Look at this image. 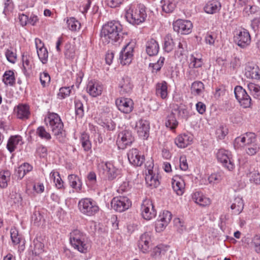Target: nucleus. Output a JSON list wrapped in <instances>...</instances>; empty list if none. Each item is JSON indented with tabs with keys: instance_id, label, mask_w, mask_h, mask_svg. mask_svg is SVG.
<instances>
[{
	"instance_id": "obj_31",
	"label": "nucleus",
	"mask_w": 260,
	"mask_h": 260,
	"mask_svg": "<svg viewBox=\"0 0 260 260\" xmlns=\"http://www.w3.org/2000/svg\"><path fill=\"white\" fill-rule=\"evenodd\" d=\"M252 133H247L243 135L237 137L234 141V145L236 149H239L247 146L249 142L250 135Z\"/></svg>"
},
{
	"instance_id": "obj_40",
	"label": "nucleus",
	"mask_w": 260,
	"mask_h": 260,
	"mask_svg": "<svg viewBox=\"0 0 260 260\" xmlns=\"http://www.w3.org/2000/svg\"><path fill=\"white\" fill-rule=\"evenodd\" d=\"M3 81L7 86L14 85L15 83V78L13 71L11 70L6 71L3 75Z\"/></svg>"
},
{
	"instance_id": "obj_42",
	"label": "nucleus",
	"mask_w": 260,
	"mask_h": 260,
	"mask_svg": "<svg viewBox=\"0 0 260 260\" xmlns=\"http://www.w3.org/2000/svg\"><path fill=\"white\" fill-rule=\"evenodd\" d=\"M162 10L167 13L172 12L176 7L175 0H162Z\"/></svg>"
},
{
	"instance_id": "obj_15",
	"label": "nucleus",
	"mask_w": 260,
	"mask_h": 260,
	"mask_svg": "<svg viewBox=\"0 0 260 260\" xmlns=\"http://www.w3.org/2000/svg\"><path fill=\"white\" fill-rule=\"evenodd\" d=\"M141 211L142 217L147 220L154 218L156 215L153 205L152 202L149 200L143 201L141 206Z\"/></svg>"
},
{
	"instance_id": "obj_3",
	"label": "nucleus",
	"mask_w": 260,
	"mask_h": 260,
	"mask_svg": "<svg viewBox=\"0 0 260 260\" xmlns=\"http://www.w3.org/2000/svg\"><path fill=\"white\" fill-rule=\"evenodd\" d=\"M97 169L100 175L108 181H113L121 175V169L111 161L99 162Z\"/></svg>"
},
{
	"instance_id": "obj_18",
	"label": "nucleus",
	"mask_w": 260,
	"mask_h": 260,
	"mask_svg": "<svg viewBox=\"0 0 260 260\" xmlns=\"http://www.w3.org/2000/svg\"><path fill=\"white\" fill-rule=\"evenodd\" d=\"M135 129L139 136L143 139H147L149 135V122L143 119H139L136 122Z\"/></svg>"
},
{
	"instance_id": "obj_10",
	"label": "nucleus",
	"mask_w": 260,
	"mask_h": 260,
	"mask_svg": "<svg viewBox=\"0 0 260 260\" xmlns=\"http://www.w3.org/2000/svg\"><path fill=\"white\" fill-rule=\"evenodd\" d=\"M235 95L241 106L244 108L250 107L251 99L246 90L240 86H237L234 89Z\"/></svg>"
},
{
	"instance_id": "obj_8",
	"label": "nucleus",
	"mask_w": 260,
	"mask_h": 260,
	"mask_svg": "<svg viewBox=\"0 0 260 260\" xmlns=\"http://www.w3.org/2000/svg\"><path fill=\"white\" fill-rule=\"evenodd\" d=\"M234 41L241 48H246L251 43V37L249 31L244 28L237 30L234 35Z\"/></svg>"
},
{
	"instance_id": "obj_21",
	"label": "nucleus",
	"mask_w": 260,
	"mask_h": 260,
	"mask_svg": "<svg viewBox=\"0 0 260 260\" xmlns=\"http://www.w3.org/2000/svg\"><path fill=\"white\" fill-rule=\"evenodd\" d=\"M35 45L40 60L43 64L46 63L48 61V53L47 49L44 47V43L40 39L36 38Z\"/></svg>"
},
{
	"instance_id": "obj_7",
	"label": "nucleus",
	"mask_w": 260,
	"mask_h": 260,
	"mask_svg": "<svg viewBox=\"0 0 260 260\" xmlns=\"http://www.w3.org/2000/svg\"><path fill=\"white\" fill-rule=\"evenodd\" d=\"M216 157L223 167L229 171L233 170L235 168V164L232 158L231 152L229 151L220 149L216 153Z\"/></svg>"
},
{
	"instance_id": "obj_57",
	"label": "nucleus",
	"mask_w": 260,
	"mask_h": 260,
	"mask_svg": "<svg viewBox=\"0 0 260 260\" xmlns=\"http://www.w3.org/2000/svg\"><path fill=\"white\" fill-rule=\"evenodd\" d=\"M251 245L257 253H260V236L255 235L252 239Z\"/></svg>"
},
{
	"instance_id": "obj_33",
	"label": "nucleus",
	"mask_w": 260,
	"mask_h": 260,
	"mask_svg": "<svg viewBox=\"0 0 260 260\" xmlns=\"http://www.w3.org/2000/svg\"><path fill=\"white\" fill-rule=\"evenodd\" d=\"M156 94L162 99H167L168 92L167 83L166 81H163L157 83L156 85Z\"/></svg>"
},
{
	"instance_id": "obj_59",
	"label": "nucleus",
	"mask_w": 260,
	"mask_h": 260,
	"mask_svg": "<svg viewBox=\"0 0 260 260\" xmlns=\"http://www.w3.org/2000/svg\"><path fill=\"white\" fill-rule=\"evenodd\" d=\"M7 59L11 63H14L16 61V54L12 50L7 49L5 52Z\"/></svg>"
},
{
	"instance_id": "obj_16",
	"label": "nucleus",
	"mask_w": 260,
	"mask_h": 260,
	"mask_svg": "<svg viewBox=\"0 0 260 260\" xmlns=\"http://www.w3.org/2000/svg\"><path fill=\"white\" fill-rule=\"evenodd\" d=\"M118 109L125 114L131 113L134 108L133 101L129 98H120L115 101Z\"/></svg>"
},
{
	"instance_id": "obj_55",
	"label": "nucleus",
	"mask_w": 260,
	"mask_h": 260,
	"mask_svg": "<svg viewBox=\"0 0 260 260\" xmlns=\"http://www.w3.org/2000/svg\"><path fill=\"white\" fill-rule=\"evenodd\" d=\"M200 73L198 69L189 68L188 71L186 73V76L188 80H193L196 79L199 75Z\"/></svg>"
},
{
	"instance_id": "obj_19",
	"label": "nucleus",
	"mask_w": 260,
	"mask_h": 260,
	"mask_svg": "<svg viewBox=\"0 0 260 260\" xmlns=\"http://www.w3.org/2000/svg\"><path fill=\"white\" fill-rule=\"evenodd\" d=\"M245 76L247 78L260 79V69L257 65L253 62H248L245 67Z\"/></svg>"
},
{
	"instance_id": "obj_22",
	"label": "nucleus",
	"mask_w": 260,
	"mask_h": 260,
	"mask_svg": "<svg viewBox=\"0 0 260 260\" xmlns=\"http://www.w3.org/2000/svg\"><path fill=\"white\" fill-rule=\"evenodd\" d=\"M103 85L100 82L91 80L88 82L87 85V92L93 97H96L102 94Z\"/></svg>"
},
{
	"instance_id": "obj_11",
	"label": "nucleus",
	"mask_w": 260,
	"mask_h": 260,
	"mask_svg": "<svg viewBox=\"0 0 260 260\" xmlns=\"http://www.w3.org/2000/svg\"><path fill=\"white\" fill-rule=\"evenodd\" d=\"M134 44L132 43H128L125 45L119 55V60L122 65L129 64L132 61L133 58V51Z\"/></svg>"
},
{
	"instance_id": "obj_29",
	"label": "nucleus",
	"mask_w": 260,
	"mask_h": 260,
	"mask_svg": "<svg viewBox=\"0 0 260 260\" xmlns=\"http://www.w3.org/2000/svg\"><path fill=\"white\" fill-rule=\"evenodd\" d=\"M204 64L201 54L195 53L190 56L189 68L199 69L202 67Z\"/></svg>"
},
{
	"instance_id": "obj_53",
	"label": "nucleus",
	"mask_w": 260,
	"mask_h": 260,
	"mask_svg": "<svg viewBox=\"0 0 260 260\" xmlns=\"http://www.w3.org/2000/svg\"><path fill=\"white\" fill-rule=\"evenodd\" d=\"M34 249L32 252L36 255H39L43 251L44 244L37 239L33 242Z\"/></svg>"
},
{
	"instance_id": "obj_51",
	"label": "nucleus",
	"mask_w": 260,
	"mask_h": 260,
	"mask_svg": "<svg viewBox=\"0 0 260 260\" xmlns=\"http://www.w3.org/2000/svg\"><path fill=\"white\" fill-rule=\"evenodd\" d=\"M76 115L79 118H82L84 114L83 104L79 100L74 101Z\"/></svg>"
},
{
	"instance_id": "obj_6",
	"label": "nucleus",
	"mask_w": 260,
	"mask_h": 260,
	"mask_svg": "<svg viewBox=\"0 0 260 260\" xmlns=\"http://www.w3.org/2000/svg\"><path fill=\"white\" fill-rule=\"evenodd\" d=\"M47 126L56 136L62 134L63 124L60 116L56 113L49 112L45 119Z\"/></svg>"
},
{
	"instance_id": "obj_60",
	"label": "nucleus",
	"mask_w": 260,
	"mask_h": 260,
	"mask_svg": "<svg viewBox=\"0 0 260 260\" xmlns=\"http://www.w3.org/2000/svg\"><path fill=\"white\" fill-rule=\"evenodd\" d=\"M40 80L42 86L43 87L46 86L50 81V77L49 74L45 72L41 73L40 75Z\"/></svg>"
},
{
	"instance_id": "obj_49",
	"label": "nucleus",
	"mask_w": 260,
	"mask_h": 260,
	"mask_svg": "<svg viewBox=\"0 0 260 260\" xmlns=\"http://www.w3.org/2000/svg\"><path fill=\"white\" fill-rule=\"evenodd\" d=\"M36 134L41 139L46 141H49L51 139L50 134L48 132L46 128L43 126H39L36 129Z\"/></svg>"
},
{
	"instance_id": "obj_41",
	"label": "nucleus",
	"mask_w": 260,
	"mask_h": 260,
	"mask_svg": "<svg viewBox=\"0 0 260 260\" xmlns=\"http://www.w3.org/2000/svg\"><path fill=\"white\" fill-rule=\"evenodd\" d=\"M11 173L9 170L0 171V187L4 188L7 187L8 183L10 180Z\"/></svg>"
},
{
	"instance_id": "obj_24",
	"label": "nucleus",
	"mask_w": 260,
	"mask_h": 260,
	"mask_svg": "<svg viewBox=\"0 0 260 260\" xmlns=\"http://www.w3.org/2000/svg\"><path fill=\"white\" fill-rule=\"evenodd\" d=\"M246 153L249 155H254L260 150V147L256 142V139L254 133L250 135V139L247 144L245 149Z\"/></svg>"
},
{
	"instance_id": "obj_50",
	"label": "nucleus",
	"mask_w": 260,
	"mask_h": 260,
	"mask_svg": "<svg viewBox=\"0 0 260 260\" xmlns=\"http://www.w3.org/2000/svg\"><path fill=\"white\" fill-rule=\"evenodd\" d=\"M69 29L72 31H76L80 28V23L74 17H70L67 20Z\"/></svg>"
},
{
	"instance_id": "obj_44",
	"label": "nucleus",
	"mask_w": 260,
	"mask_h": 260,
	"mask_svg": "<svg viewBox=\"0 0 260 260\" xmlns=\"http://www.w3.org/2000/svg\"><path fill=\"white\" fill-rule=\"evenodd\" d=\"M23 72L25 76L28 77L32 73V62L28 59L27 57H23Z\"/></svg>"
},
{
	"instance_id": "obj_23",
	"label": "nucleus",
	"mask_w": 260,
	"mask_h": 260,
	"mask_svg": "<svg viewBox=\"0 0 260 260\" xmlns=\"http://www.w3.org/2000/svg\"><path fill=\"white\" fill-rule=\"evenodd\" d=\"M119 91L121 94L130 93L133 88L131 79L126 76L123 77L119 82Z\"/></svg>"
},
{
	"instance_id": "obj_48",
	"label": "nucleus",
	"mask_w": 260,
	"mask_h": 260,
	"mask_svg": "<svg viewBox=\"0 0 260 260\" xmlns=\"http://www.w3.org/2000/svg\"><path fill=\"white\" fill-rule=\"evenodd\" d=\"M82 147L85 151H88L91 149V144L89 141V135L86 133H83L80 138Z\"/></svg>"
},
{
	"instance_id": "obj_45",
	"label": "nucleus",
	"mask_w": 260,
	"mask_h": 260,
	"mask_svg": "<svg viewBox=\"0 0 260 260\" xmlns=\"http://www.w3.org/2000/svg\"><path fill=\"white\" fill-rule=\"evenodd\" d=\"M174 42L171 34H168L164 39V49L167 52H170L174 47Z\"/></svg>"
},
{
	"instance_id": "obj_32",
	"label": "nucleus",
	"mask_w": 260,
	"mask_h": 260,
	"mask_svg": "<svg viewBox=\"0 0 260 260\" xmlns=\"http://www.w3.org/2000/svg\"><path fill=\"white\" fill-rule=\"evenodd\" d=\"M22 143V137L20 136H11L8 140L7 148L10 152H12L15 150L17 145H21Z\"/></svg>"
},
{
	"instance_id": "obj_35",
	"label": "nucleus",
	"mask_w": 260,
	"mask_h": 260,
	"mask_svg": "<svg viewBox=\"0 0 260 260\" xmlns=\"http://www.w3.org/2000/svg\"><path fill=\"white\" fill-rule=\"evenodd\" d=\"M170 108L172 109L173 112H175L179 117L186 118L188 115V112L186 107L183 105L172 104L170 105Z\"/></svg>"
},
{
	"instance_id": "obj_52",
	"label": "nucleus",
	"mask_w": 260,
	"mask_h": 260,
	"mask_svg": "<svg viewBox=\"0 0 260 260\" xmlns=\"http://www.w3.org/2000/svg\"><path fill=\"white\" fill-rule=\"evenodd\" d=\"M228 134V129L226 126L220 125L216 130L215 134L217 139H223Z\"/></svg>"
},
{
	"instance_id": "obj_12",
	"label": "nucleus",
	"mask_w": 260,
	"mask_h": 260,
	"mask_svg": "<svg viewBox=\"0 0 260 260\" xmlns=\"http://www.w3.org/2000/svg\"><path fill=\"white\" fill-rule=\"evenodd\" d=\"M134 141L132 133L129 130H123L118 136L116 143L119 149H124L127 146L130 145Z\"/></svg>"
},
{
	"instance_id": "obj_61",
	"label": "nucleus",
	"mask_w": 260,
	"mask_h": 260,
	"mask_svg": "<svg viewBox=\"0 0 260 260\" xmlns=\"http://www.w3.org/2000/svg\"><path fill=\"white\" fill-rule=\"evenodd\" d=\"M165 59L164 57H160L156 63H152V72H157L159 71L164 64Z\"/></svg>"
},
{
	"instance_id": "obj_58",
	"label": "nucleus",
	"mask_w": 260,
	"mask_h": 260,
	"mask_svg": "<svg viewBox=\"0 0 260 260\" xmlns=\"http://www.w3.org/2000/svg\"><path fill=\"white\" fill-rule=\"evenodd\" d=\"M11 238L12 242L14 244H18L20 242V237L18 235V232L15 229H12L10 231Z\"/></svg>"
},
{
	"instance_id": "obj_1",
	"label": "nucleus",
	"mask_w": 260,
	"mask_h": 260,
	"mask_svg": "<svg viewBox=\"0 0 260 260\" xmlns=\"http://www.w3.org/2000/svg\"><path fill=\"white\" fill-rule=\"evenodd\" d=\"M122 25L119 22H109L103 26L101 39L105 44L118 42L122 40Z\"/></svg>"
},
{
	"instance_id": "obj_43",
	"label": "nucleus",
	"mask_w": 260,
	"mask_h": 260,
	"mask_svg": "<svg viewBox=\"0 0 260 260\" xmlns=\"http://www.w3.org/2000/svg\"><path fill=\"white\" fill-rule=\"evenodd\" d=\"M176 113L171 109V113L167 117L166 125L171 129H174L178 126V122L175 117Z\"/></svg>"
},
{
	"instance_id": "obj_46",
	"label": "nucleus",
	"mask_w": 260,
	"mask_h": 260,
	"mask_svg": "<svg viewBox=\"0 0 260 260\" xmlns=\"http://www.w3.org/2000/svg\"><path fill=\"white\" fill-rule=\"evenodd\" d=\"M167 250V247L163 245H159L154 247L151 253L152 257L157 258H159L161 255L165 254Z\"/></svg>"
},
{
	"instance_id": "obj_39",
	"label": "nucleus",
	"mask_w": 260,
	"mask_h": 260,
	"mask_svg": "<svg viewBox=\"0 0 260 260\" xmlns=\"http://www.w3.org/2000/svg\"><path fill=\"white\" fill-rule=\"evenodd\" d=\"M32 170V167L28 163L24 162L16 170L18 177L21 179L28 172Z\"/></svg>"
},
{
	"instance_id": "obj_36",
	"label": "nucleus",
	"mask_w": 260,
	"mask_h": 260,
	"mask_svg": "<svg viewBox=\"0 0 260 260\" xmlns=\"http://www.w3.org/2000/svg\"><path fill=\"white\" fill-rule=\"evenodd\" d=\"M30 115L29 108L27 105H19L17 108V116L21 119L28 118Z\"/></svg>"
},
{
	"instance_id": "obj_9",
	"label": "nucleus",
	"mask_w": 260,
	"mask_h": 260,
	"mask_svg": "<svg viewBox=\"0 0 260 260\" xmlns=\"http://www.w3.org/2000/svg\"><path fill=\"white\" fill-rule=\"evenodd\" d=\"M111 205L115 211L122 212L127 210L131 206L132 202L126 197L119 196L112 199Z\"/></svg>"
},
{
	"instance_id": "obj_2",
	"label": "nucleus",
	"mask_w": 260,
	"mask_h": 260,
	"mask_svg": "<svg viewBox=\"0 0 260 260\" xmlns=\"http://www.w3.org/2000/svg\"><path fill=\"white\" fill-rule=\"evenodd\" d=\"M127 21L133 25H139L145 21L147 17L145 7L143 5H131L125 10Z\"/></svg>"
},
{
	"instance_id": "obj_37",
	"label": "nucleus",
	"mask_w": 260,
	"mask_h": 260,
	"mask_svg": "<svg viewBox=\"0 0 260 260\" xmlns=\"http://www.w3.org/2000/svg\"><path fill=\"white\" fill-rule=\"evenodd\" d=\"M68 180L70 186L76 189L77 192H79L82 188V182L79 177L76 175L71 174L69 175Z\"/></svg>"
},
{
	"instance_id": "obj_34",
	"label": "nucleus",
	"mask_w": 260,
	"mask_h": 260,
	"mask_svg": "<svg viewBox=\"0 0 260 260\" xmlns=\"http://www.w3.org/2000/svg\"><path fill=\"white\" fill-rule=\"evenodd\" d=\"M231 208L235 214H240L244 208V202L242 199L240 197H236L234 199Z\"/></svg>"
},
{
	"instance_id": "obj_56",
	"label": "nucleus",
	"mask_w": 260,
	"mask_h": 260,
	"mask_svg": "<svg viewBox=\"0 0 260 260\" xmlns=\"http://www.w3.org/2000/svg\"><path fill=\"white\" fill-rule=\"evenodd\" d=\"M171 214L168 211H164L160 214L158 220L162 221L165 224H168L171 219Z\"/></svg>"
},
{
	"instance_id": "obj_47",
	"label": "nucleus",
	"mask_w": 260,
	"mask_h": 260,
	"mask_svg": "<svg viewBox=\"0 0 260 260\" xmlns=\"http://www.w3.org/2000/svg\"><path fill=\"white\" fill-rule=\"evenodd\" d=\"M247 87L251 94L254 98L260 100V86L257 84L249 83Z\"/></svg>"
},
{
	"instance_id": "obj_14",
	"label": "nucleus",
	"mask_w": 260,
	"mask_h": 260,
	"mask_svg": "<svg viewBox=\"0 0 260 260\" xmlns=\"http://www.w3.org/2000/svg\"><path fill=\"white\" fill-rule=\"evenodd\" d=\"M192 24L191 21L178 19L173 23L174 30L182 35H187L191 32Z\"/></svg>"
},
{
	"instance_id": "obj_27",
	"label": "nucleus",
	"mask_w": 260,
	"mask_h": 260,
	"mask_svg": "<svg viewBox=\"0 0 260 260\" xmlns=\"http://www.w3.org/2000/svg\"><path fill=\"white\" fill-rule=\"evenodd\" d=\"M159 49L158 42L153 39L148 40L146 43V52L149 56L156 55Z\"/></svg>"
},
{
	"instance_id": "obj_64",
	"label": "nucleus",
	"mask_w": 260,
	"mask_h": 260,
	"mask_svg": "<svg viewBox=\"0 0 260 260\" xmlns=\"http://www.w3.org/2000/svg\"><path fill=\"white\" fill-rule=\"evenodd\" d=\"M186 47V43L185 41L182 40L180 41L178 43L177 50L176 51V53L177 55H182L184 51V49Z\"/></svg>"
},
{
	"instance_id": "obj_62",
	"label": "nucleus",
	"mask_w": 260,
	"mask_h": 260,
	"mask_svg": "<svg viewBox=\"0 0 260 260\" xmlns=\"http://www.w3.org/2000/svg\"><path fill=\"white\" fill-rule=\"evenodd\" d=\"M36 153L40 157H45L47 155V149L45 146L40 145L37 148Z\"/></svg>"
},
{
	"instance_id": "obj_5",
	"label": "nucleus",
	"mask_w": 260,
	"mask_h": 260,
	"mask_svg": "<svg viewBox=\"0 0 260 260\" xmlns=\"http://www.w3.org/2000/svg\"><path fill=\"white\" fill-rule=\"evenodd\" d=\"M78 207L80 212L87 216H92L99 212L100 208L96 202L88 198H82L79 200Z\"/></svg>"
},
{
	"instance_id": "obj_13",
	"label": "nucleus",
	"mask_w": 260,
	"mask_h": 260,
	"mask_svg": "<svg viewBox=\"0 0 260 260\" xmlns=\"http://www.w3.org/2000/svg\"><path fill=\"white\" fill-rule=\"evenodd\" d=\"M145 167L147 168L148 173H146L145 180L146 184L152 187L155 188L159 185V181L158 176L153 172V164L152 161H147L145 164Z\"/></svg>"
},
{
	"instance_id": "obj_25",
	"label": "nucleus",
	"mask_w": 260,
	"mask_h": 260,
	"mask_svg": "<svg viewBox=\"0 0 260 260\" xmlns=\"http://www.w3.org/2000/svg\"><path fill=\"white\" fill-rule=\"evenodd\" d=\"M172 187L178 196L183 194L185 189V183L183 179L179 176H175L172 178Z\"/></svg>"
},
{
	"instance_id": "obj_28",
	"label": "nucleus",
	"mask_w": 260,
	"mask_h": 260,
	"mask_svg": "<svg viewBox=\"0 0 260 260\" xmlns=\"http://www.w3.org/2000/svg\"><path fill=\"white\" fill-rule=\"evenodd\" d=\"M221 8V5L217 0L209 1L204 7V10L208 14H213L218 12Z\"/></svg>"
},
{
	"instance_id": "obj_20",
	"label": "nucleus",
	"mask_w": 260,
	"mask_h": 260,
	"mask_svg": "<svg viewBox=\"0 0 260 260\" xmlns=\"http://www.w3.org/2000/svg\"><path fill=\"white\" fill-rule=\"evenodd\" d=\"M193 135L189 133H184L177 136L175 139V143L178 147L184 148L190 145L193 141Z\"/></svg>"
},
{
	"instance_id": "obj_26",
	"label": "nucleus",
	"mask_w": 260,
	"mask_h": 260,
	"mask_svg": "<svg viewBox=\"0 0 260 260\" xmlns=\"http://www.w3.org/2000/svg\"><path fill=\"white\" fill-rule=\"evenodd\" d=\"M151 242V234L146 232L143 234L139 241V247L143 253H147L149 251Z\"/></svg>"
},
{
	"instance_id": "obj_54",
	"label": "nucleus",
	"mask_w": 260,
	"mask_h": 260,
	"mask_svg": "<svg viewBox=\"0 0 260 260\" xmlns=\"http://www.w3.org/2000/svg\"><path fill=\"white\" fill-rule=\"evenodd\" d=\"M73 85L71 87H63L60 88L58 93V98L62 99L69 96L71 92V88H73Z\"/></svg>"
},
{
	"instance_id": "obj_38",
	"label": "nucleus",
	"mask_w": 260,
	"mask_h": 260,
	"mask_svg": "<svg viewBox=\"0 0 260 260\" xmlns=\"http://www.w3.org/2000/svg\"><path fill=\"white\" fill-rule=\"evenodd\" d=\"M204 85L200 81L193 82L191 86V93L194 96L201 95L204 91Z\"/></svg>"
},
{
	"instance_id": "obj_63",
	"label": "nucleus",
	"mask_w": 260,
	"mask_h": 260,
	"mask_svg": "<svg viewBox=\"0 0 260 260\" xmlns=\"http://www.w3.org/2000/svg\"><path fill=\"white\" fill-rule=\"evenodd\" d=\"M221 180V176L219 174H212L208 177V181L210 184L218 183Z\"/></svg>"
},
{
	"instance_id": "obj_17",
	"label": "nucleus",
	"mask_w": 260,
	"mask_h": 260,
	"mask_svg": "<svg viewBox=\"0 0 260 260\" xmlns=\"http://www.w3.org/2000/svg\"><path fill=\"white\" fill-rule=\"evenodd\" d=\"M127 157L130 164L136 167L141 166L145 160L144 156L140 154L136 148H132L128 151Z\"/></svg>"
},
{
	"instance_id": "obj_30",
	"label": "nucleus",
	"mask_w": 260,
	"mask_h": 260,
	"mask_svg": "<svg viewBox=\"0 0 260 260\" xmlns=\"http://www.w3.org/2000/svg\"><path fill=\"white\" fill-rule=\"evenodd\" d=\"M192 200L196 203L202 207L209 206L211 204L210 199L199 191L193 193Z\"/></svg>"
},
{
	"instance_id": "obj_4",
	"label": "nucleus",
	"mask_w": 260,
	"mask_h": 260,
	"mask_svg": "<svg viewBox=\"0 0 260 260\" xmlns=\"http://www.w3.org/2000/svg\"><path fill=\"white\" fill-rule=\"evenodd\" d=\"M70 243L72 246L81 253H86L89 248V244L85 241V236L78 230L70 233Z\"/></svg>"
}]
</instances>
